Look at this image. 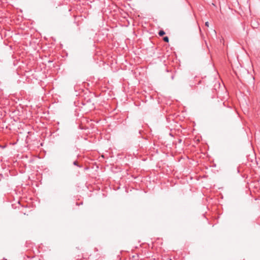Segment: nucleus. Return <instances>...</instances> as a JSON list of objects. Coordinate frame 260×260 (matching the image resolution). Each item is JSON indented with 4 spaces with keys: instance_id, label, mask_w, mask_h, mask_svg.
Instances as JSON below:
<instances>
[{
    "instance_id": "f03ea898",
    "label": "nucleus",
    "mask_w": 260,
    "mask_h": 260,
    "mask_svg": "<svg viewBox=\"0 0 260 260\" xmlns=\"http://www.w3.org/2000/svg\"><path fill=\"white\" fill-rule=\"evenodd\" d=\"M163 40L165 42H169V38L168 37H165L164 38H163Z\"/></svg>"
},
{
    "instance_id": "f257e3e1",
    "label": "nucleus",
    "mask_w": 260,
    "mask_h": 260,
    "mask_svg": "<svg viewBox=\"0 0 260 260\" xmlns=\"http://www.w3.org/2000/svg\"><path fill=\"white\" fill-rule=\"evenodd\" d=\"M165 34V32L162 30H159L158 32V35L159 36H163Z\"/></svg>"
},
{
    "instance_id": "7ed1b4c3",
    "label": "nucleus",
    "mask_w": 260,
    "mask_h": 260,
    "mask_svg": "<svg viewBox=\"0 0 260 260\" xmlns=\"http://www.w3.org/2000/svg\"><path fill=\"white\" fill-rule=\"evenodd\" d=\"M73 165H75V166H76L79 168H81V166H79L78 164V162H77V161L75 160L73 162Z\"/></svg>"
},
{
    "instance_id": "20e7f679",
    "label": "nucleus",
    "mask_w": 260,
    "mask_h": 260,
    "mask_svg": "<svg viewBox=\"0 0 260 260\" xmlns=\"http://www.w3.org/2000/svg\"><path fill=\"white\" fill-rule=\"evenodd\" d=\"M209 22H205V25H206V26L208 27V26H209Z\"/></svg>"
}]
</instances>
